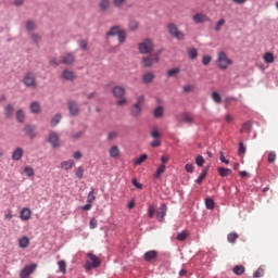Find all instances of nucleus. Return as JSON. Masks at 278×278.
<instances>
[{"label": "nucleus", "mask_w": 278, "mask_h": 278, "mask_svg": "<svg viewBox=\"0 0 278 278\" xmlns=\"http://www.w3.org/2000/svg\"><path fill=\"white\" fill-rule=\"evenodd\" d=\"M216 64L218 68L222 71H227L231 64H233V61L227 56V53L225 51H219L217 53Z\"/></svg>", "instance_id": "1"}, {"label": "nucleus", "mask_w": 278, "mask_h": 278, "mask_svg": "<svg viewBox=\"0 0 278 278\" xmlns=\"http://www.w3.org/2000/svg\"><path fill=\"white\" fill-rule=\"evenodd\" d=\"M22 81L26 88H38V83L36 81V73L34 72H26Z\"/></svg>", "instance_id": "2"}, {"label": "nucleus", "mask_w": 278, "mask_h": 278, "mask_svg": "<svg viewBox=\"0 0 278 278\" xmlns=\"http://www.w3.org/2000/svg\"><path fill=\"white\" fill-rule=\"evenodd\" d=\"M154 47L155 46L153 45V40L144 39L138 46L139 53H141L142 55H147V54L149 55V54L153 53Z\"/></svg>", "instance_id": "3"}, {"label": "nucleus", "mask_w": 278, "mask_h": 278, "mask_svg": "<svg viewBox=\"0 0 278 278\" xmlns=\"http://www.w3.org/2000/svg\"><path fill=\"white\" fill-rule=\"evenodd\" d=\"M87 256L89 260L85 263L86 270H92V268H99V266H101V258H99L97 255L89 253Z\"/></svg>", "instance_id": "4"}, {"label": "nucleus", "mask_w": 278, "mask_h": 278, "mask_svg": "<svg viewBox=\"0 0 278 278\" xmlns=\"http://www.w3.org/2000/svg\"><path fill=\"white\" fill-rule=\"evenodd\" d=\"M167 31L169 35H172L173 38H176V40H184V38H186V34L179 30V27H177V24L175 23L167 25Z\"/></svg>", "instance_id": "5"}, {"label": "nucleus", "mask_w": 278, "mask_h": 278, "mask_svg": "<svg viewBox=\"0 0 278 278\" xmlns=\"http://www.w3.org/2000/svg\"><path fill=\"white\" fill-rule=\"evenodd\" d=\"M160 62V53H150L149 56H143L141 59V63L146 68H151L154 64H157Z\"/></svg>", "instance_id": "6"}, {"label": "nucleus", "mask_w": 278, "mask_h": 278, "mask_svg": "<svg viewBox=\"0 0 278 278\" xmlns=\"http://www.w3.org/2000/svg\"><path fill=\"white\" fill-rule=\"evenodd\" d=\"M48 142L51 144L52 149H58V147H60V135L55 131H50Z\"/></svg>", "instance_id": "7"}, {"label": "nucleus", "mask_w": 278, "mask_h": 278, "mask_svg": "<svg viewBox=\"0 0 278 278\" xmlns=\"http://www.w3.org/2000/svg\"><path fill=\"white\" fill-rule=\"evenodd\" d=\"M67 110L71 116H78L80 112L79 104L74 100L67 101Z\"/></svg>", "instance_id": "8"}, {"label": "nucleus", "mask_w": 278, "mask_h": 278, "mask_svg": "<svg viewBox=\"0 0 278 278\" xmlns=\"http://www.w3.org/2000/svg\"><path fill=\"white\" fill-rule=\"evenodd\" d=\"M36 268H38L37 264L27 265L25 268L22 269V271L20 274V278H28L29 275H31V273H34V270H36Z\"/></svg>", "instance_id": "9"}, {"label": "nucleus", "mask_w": 278, "mask_h": 278, "mask_svg": "<svg viewBox=\"0 0 278 278\" xmlns=\"http://www.w3.org/2000/svg\"><path fill=\"white\" fill-rule=\"evenodd\" d=\"M61 77L64 79V81H75V79H77V75H75V72L71 70H64L61 73Z\"/></svg>", "instance_id": "10"}, {"label": "nucleus", "mask_w": 278, "mask_h": 278, "mask_svg": "<svg viewBox=\"0 0 278 278\" xmlns=\"http://www.w3.org/2000/svg\"><path fill=\"white\" fill-rule=\"evenodd\" d=\"M112 94L115 99H123V97L127 94V90H125L123 86H115L112 89Z\"/></svg>", "instance_id": "11"}, {"label": "nucleus", "mask_w": 278, "mask_h": 278, "mask_svg": "<svg viewBox=\"0 0 278 278\" xmlns=\"http://www.w3.org/2000/svg\"><path fill=\"white\" fill-rule=\"evenodd\" d=\"M192 21L199 25L201 23H210V17L205 13H195L192 16Z\"/></svg>", "instance_id": "12"}, {"label": "nucleus", "mask_w": 278, "mask_h": 278, "mask_svg": "<svg viewBox=\"0 0 278 278\" xmlns=\"http://www.w3.org/2000/svg\"><path fill=\"white\" fill-rule=\"evenodd\" d=\"M98 8L100 12H110L112 8V2L110 0H99Z\"/></svg>", "instance_id": "13"}, {"label": "nucleus", "mask_w": 278, "mask_h": 278, "mask_svg": "<svg viewBox=\"0 0 278 278\" xmlns=\"http://www.w3.org/2000/svg\"><path fill=\"white\" fill-rule=\"evenodd\" d=\"M62 63L66 64L67 66L75 64V54L71 52L66 53L62 56Z\"/></svg>", "instance_id": "14"}, {"label": "nucleus", "mask_w": 278, "mask_h": 278, "mask_svg": "<svg viewBox=\"0 0 278 278\" xmlns=\"http://www.w3.org/2000/svg\"><path fill=\"white\" fill-rule=\"evenodd\" d=\"M23 155H25V151L23 150V148H16L12 152V160L14 162H18V161L23 160Z\"/></svg>", "instance_id": "15"}, {"label": "nucleus", "mask_w": 278, "mask_h": 278, "mask_svg": "<svg viewBox=\"0 0 278 278\" xmlns=\"http://www.w3.org/2000/svg\"><path fill=\"white\" fill-rule=\"evenodd\" d=\"M144 262H153L154 260H157V251L151 250L144 253L143 255Z\"/></svg>", "instance_id": "16"}, {"label": "nucleus", "mask_w": 278, "mask_h": 278, "mask_svg": "<svg viewBox=\"0 0 278 278\" xmlns=\"http://www.w3.org/2000/svg\"><path fill=\"white\" fill-rule=\"evenodd\" d=\"M21 220H29L31 218V210L29 207H24L20 212Z\"/></svg>", "instance_id": "17"}, {"label": "nucleus", "mask_w": 278, "mask_h": 278, "mask_svg": "<svg viewBox=\"0 0 278 278\" xmlns=\"http://www.w3.org/2000/svg\"><path fill=\"white\" fill-rule=\"evenodd\" d=\"M166 204H161V206L159 207L157 212H156V217L160 220V223H162L166 216Z\"/></svg>", "instance_id": "18"}, {"label": "nucleus", "mask_w": 278, "mask_h": 278, "mask_svg": "<svg viewBox=\"0 0 278 278\" xmlns=\"http://www.w3.org/2000/svg\"><path fill=\"white\" fill-rule=\"evenodd\" d=\"M12 116H14V105L7 104L4 106V117L10 119V118H12Z\"/></svg>", "instance_id": "19"}, {"label": "nucleus", "mask_w": 278, "mask_h": 278, "mask_svg": "<svg viewBox=\"0 0 278 278\" xmlns=\"http://www.w3.org/2000/svg\"><path fill=\"white\" fill-rule=\"evenodd\" d=\"M29 237L27 236H23L18 239V247L20 249H27V247H29Z\"/></svg>", "instance_id": "20"}, {"label": "nucleus", "mask_w": 278, "mask_h": 278, "mask_svg": "<svg viewBox=\"0 0 278 278\" xmlns=\"http://www.w3.org/2000/svg\"><path fill=\"white\" fill-rule=\"evenodd\" d=\"M109 155L110 157H121V149L118 148V146H113L111 147V149L109 150Z\"/></svg>", "instance_id": "21"}, {"label": "nucleus", "mask_w": 278, "mask_h": 278, "mask_svg": "<svg viewBox=\"0 0 278 278\" xmlns=\"http://www.w3.org/2000/svg\"><path fill=\"white\" fill-rule=\"evenodd\" d=\"M154 79H155V74H153L152 72H147L142 76L143 84H151Z\"/></svg>", "instance_id": "22"}, {"label": "nucleus", "mask_w": 278, "mask_h": 278, "mask_svg": "<svg viewBox=\"0 0 278 278\" xmlns=\"http://www.w3.org/2000/svg\"><path fill=\"white\" fill-rule=\"evenodd\" d=\"M30 112L31 114H40L41 109H40V102L34 101L30 103Z\"/></svg>", "instance_id": "23"}, {"label": "nucleus", "mask_w": 278, "mask_h": 278, "mask_svg": "<svg viewBox=\"0 0 278 278\" xmlns=\"http://www.w3.org/2000/svg\"><path fill=\"white\" fill-rule=\"evenodd\" d=\"M165 170H166V165L161 164V165L157 167V169H156V172L154 173V175H153L154 179H160V178L162 177V175H164Z\"/></svg>", "instance_id": "24"}, {"label": "nucleus", "mask_w": 278, "mask_h": 278, "mask_svg": "<svg viewBox=\"0 0 278 278\" xmlns=\"http://www.w3.org/2000/svg\"><path fill=\"white\" fill-rule=\"evenodd\" d=\"M74 166L75 161L73 160L64 161L61 163V168H63V170H71V168H73Z\"/></svg>", "instance_id": "25"}, {"label": "nucleus", "mask_w": 278, "mask_h": 278, "mask_svg": "<svg viewBox=\"0 0 278 278\" xmlns=\"http://www.w3.org/2000/svg\"><path fill=\"white\" fill-rule=\"evenodd\" d=\"M15 118L17 123H25V111H23V109H18L15 113Z\"/></svg>", "instance_id": "26"}, {"label": "nucleus", "mask_w": 278, "mask_h": 278, "mask_svg": "<svg viewBox=\"0 0 278 278\" xmlns=\"http://www.w3.org/2000/svg\"><path fill=\"white\" fill-rule=\"evenodd\" d=\"M142 112V106L139 104H134L132 108L130 109V114L131 116H140Z\"/></svg>", "instance_id": "27"}, {"label": "nucleus", "mask_w": 278, "mask_h": 278, "mask_svg": "<svg viewBox=\"0 0 278 278\" xmlns=\"http://www.w3.org/2000/svg\"><path fill=\"white\" fill-rule=\"evenodd\" d=\"M263 60L266 62V64H273V62H275V55L273 52H266L263 56Z\"/></svg>", "instance_id": "28"}, {"label": "nucleus", "mask_w": 278, "mask_h": 278, "mask_svg": "<svg viewBox=\"0 0 278 278\" xmlns=\"http://www.w3.org/2000/svg\"><path fill=\"white\" fill-rule=\"evenodd\" d=\"M24 131L28 138H36V135L34 134V126L31 125H26L24 127Z\"/></svg>", "instance_id": "29"}, {"label": "nucleus", "mask_w": 278, "mask_h": 278, "mask_svg": "<svg viewBox=\"0 0 278 278\" xmlns=\"http://www.w3.org/2000/svg\"><path fill=\"white\" fill-rule=\"evenodd\" d=\"M149 160V155L147 154H141L138 159L135 160L134 164L135 166H140V164H144Z\"/></svg>", "instance_id": "30"}, {"label": "nucleus", "mask_w": 278, "mask_h": 278, "mask_svg": "<svg viewBox=\"0 0 278 278\" xmlns=\"http://www.w3.org/2000/svg\"><path fill=\"white\" fill-rule=\"evenodd\" d=\"M245 268H244V266L243 265H236L233 268H232V273L235 274V275H244V273H245Z\"/></svg>", "instance_id": "31"}, {"label": "nucleus", "mask_w": 278, "mask_h": 278, "mask_svg": "<svg viewBox=\"0 0 278 278\" xmlns=\"http://www.w3.org/2000/svg\"><path fill=\"white\" fill-rule=\"evenodd\" d=\"M60 121H62V114L58 113L55 114L50 122L51 127H56L58 124L60 123Z\"/></svg>", "instance_id": "32"}, {"label": "nucleus", "mask_w": 278, "mask_h": 278, "mask_svg": "<svg viewBox=\"0 0 278 278\" xmlns=\"http://www.w3.org/2000/svg\"><path fill=\"white\" fill-rule=\"evenodd\" d=\"M153 116L154 118H162V116H164V108L157 106L156 109H154Z\"/></svg>", "instance_id": "33"}, {"label": "nucleus", "mask_w": 278, "mask_h": 278, "mask_svg": "<svg viewBox=\"0 0 278 278\" xmlns=\"http://www.w3.org/2000/svg\"><path fill=\"white\" fill-rule=\"evenodd\" d=\"M121 34V27L119 26H113L106 34V36H118Z\"/></svg>", "instance_id": "34"}, {"label": "nucleus", "mask_w": 278, "mask_h": 278, "mask_svg": "<svg viewBox=\"0 0 278 278\" xmlns=\"http://www.w3.org/2000/svg\"><path fill=\"white\" fill-rule=\"evenodd\" d=\"M188 55L190 60H197L199 58V51L195 48H191L188 50Z\"/></svg>", "instance_id": "35"}, {"label": "nucleus", "mask_w": 278, "mask_h": 278, "mask_svg": "<svg viewBox=\"0 0 278 278\" xmlns=\"http://www.w3.org/2000/svg\"><path fill=\"white\" fill-rule=\"evenodd\" d=\"M187 239H188V231L186 230L179 232L176 237V240H178V242H185V240Z\"/></svg>", "instance_id": "36"}, {"label": "nucleus", "mask_w": 278, "mask_h": 278, "mask_svg": "<svg viewBox=\"0 0 278 278\" xmlns=\"http://www.w3.org/2000/svg\"><path fill=\"white\" fill-rule=\"evenodd\" d=\"M251 127H252L251 122L243 123L240 129L241 134H244V132L249 134V131H251Z\"/></svg>", "instance_id": "37"}, {"label": "nucleus", "mask_w": 278, "mask_h": 278, "mask_svg": "<svg viewBox=\"0 0 278 278\" xmlns=\"http://www.w3.org/2000/svg\"><path fill=\"white\" fill-rule=\"evenodd\" d=\"M182 123H186L187 125H192V123H194V119L192 118V116L188 115V113H184Z\"/></svg>", "instance_id": "38"}, {"label": "nucleus", "mask_w": 278, "mask_h": 278, "mask_svg": "<svg viewBox=\"0 0 278 278\" xmlns=\"http://www.w3.org/2000/svg\"><path fill=\"white\" fill-rule=\"evenodd\" d=\"M117 38H118V42H119L121 45H123V42H125V40H127V31L121 30V31L117 34Z\"/></svg>", "instance_id": "39"}, {"label": "nucleus", "mask_w": 278, "mask_h": 278, "mask_svg": "<svg viewBox=\"0 0 278 278\" xmlns=\"http://www.w3.org/2000/svg\"><path fill=\"white\" fill-rule=\"evenodd\" d=\"M218 173L220 177H228V175H231V169L225 168V167H219Z\"/></svg>", "instance_id": "40"}, {"label": "nucleus", "mask_w": 278, "mask_h": 278, "mask_svg": "<svg viewBox=\"0 0 278 278\" xmlns=\"http://www.w3.org/2000/svg\"><path fill=\"white\" fill-rule=\"evenodd\" d=\"M128 27L130 29V31H136L138 29V27H140V23H138V21H130L128 24Z\"/></svg>", "instance_id": "41"}, {"label": "nucleus", "mask_w": 278, "mask_h": 278, "mask_svg": "<svg viewBox=\"0 0 278 278\" xmlns=\"http://www.w3.org/2000/svg\"><path fill=\"white\" fill-rule=\"evenodd\" d=\"M97 201V195H94V189H91V191L88 193L87 197V203H94Z\"/></svg>", "instance_id": "42"}, {"label": "nucleus", "mask_w": 278, "mask_h": 278, "mask_svg": "<svg viewBox=\"0 0 278 278\" xmlns=\"http://www.w3.org/2000/svg\"><path fill=\"white\" fill-rule=\"evenodd\" d=\"M207 177V169H204L200 176L197 179V184H199V186H201L203 184V180Z\"/></svg>", "instance_id": "43"}, {"label": "nucleus", "mask_w": 278, "mask_h": 278, "mask_svg": "<svg viewBox=\"0 0 278 278\" xmlns=\"http://www.w3.org/2000/svg\"><path fill=\"white\" fill-rule=\"evenodd\" d=\"M227 240H228V242H230V244H235L236 240H238V233H236V232H230V233L227 236Z\"/></svg>", "instance_id": "44"}, {"label": "nucleus", "mask_w": 278, "mask_h": 278, "mask_svg": "<svg viewBox=\"0 0 278 278\" xmlns=\"http://www.w3.org/2000/svg\"><path fill=\"white\" fill-rule=\"evenodd\" d=\"M205 205H206V210H214L215 207L214 200L212 198H207L205 200Z\"/></svg>", "instance_id": "45"}, {"label": "nucleus", "mask_w": 278, "mask_h": 278, "mask_svg": "<svg viewBox=\"0 0 278 278\" xmlns=\"http://www.w3.org/2000/svg\"><path fill=\"white\" fill-rule=\"evenodd\" d=\"M125 3H127V0H113L114 8H117L118 10H121Z\"/></svg>", "instance_id": "46"}, {"label": "nucleus", "mask_w": 278, "mask_h": 278, "mask_svg": "<svg viewBox=\"0 0 278 278\" xmlns=\"http://www.w3.org/2000/svg\"><path fill=\"white\" fill-rule=\"evenodd\" d=\"M151 138H154L157 140V138L162 137V132L157 128H153L152 131L150 132Z\"/></svg>", "instance_id": "47"}, {"label": "nucleus", "mask_w": 278, "mask_h": 278, "mask_svg": "<svg viewBox=\"0 0 278 278\" xmlns=\"http://www.w3.org/2000/svg\"><path fill=\"white\" fill-rule=\"evenodd\" d=\"M211 97L215 103H220L223 101L220 93H218L216 91H214Z\"/></svg>", "instance_id": "48"}, {"label": "nucleus", "mask_w": 278, "mask_h": 278, "mask_svg": "<svg viewBox=\"0 0 278 278\" xmlns=\"http://www.w3.org/2000/svg\"><path fill=\"white\" fill-rule=\"evenodd\" d=\"M49 64L50 66L58 67L60 64H62V61L58 60V58H50Z\"/></svg>", "instance_id": "49"}, {"label": "nucleus", "mask_w": 278, "mask_h": 278, "mask_svg": "<svg viewBox=\"0 0 278 278\" xmlns=\"http://www.w3.org/2000/svg\"><path fill=\"white\" fill-rule=\"evenodd\" d=\"M58 264H59V270H61L63 275H66V261H60Z\"/></svg>", "instance_id": "50"}, {"label": "nucleus", "mask_w": 278, "mask_h": 278, "mask_svg": "<svg viewBox=\"0 0 278 278\" xmlns=\"http://www.w3.org/2000/svg\"><path fill=\"white\" fill-rule=\"evenodd\" d=\"M211 62H212V55L205 54V55L202 58V64H203L204 66L210 65Z\"/></svg>", "instance_id": "51"}, {"label": "nucleus", "mask_w": 278, "mask_h": 278, "mask_svg": "<svg viewBox=\"0 0 278 278\" xmlns=\"http://www.w3.org/2000/svg\"><path fill=\"white\" fill-rule=\"evenodd\" d=\"M226 21L225 18H220L215 26V31H220L223 29V26L225 25Z\"/></svg>", "instance_id": "52"}, {"label": "nucleus", "mask_w": 278, "mask_h": 278, "mask_svg": "<svg viewBox=\"0 0 278 278\" xmlns=\"http://www.w3.org/2000/svg\"><path fill=\"white\" fill-rule=\"evenodd\" d=\"M24 173L27 177H34L35 175V172H34V168L29 167V166H26L24 168Z\"/></svg>", "instance_id": "53"}, {"label": "nucleus", "mask_w": 278, "mask_h": 278, "mask_svg": "<svg viewBox=\"0 0 278 278\" xmlns=\"http://www.w3.org/2000/svg\"><path fill=\"white\" fill-rule=\"evenodd\" d=\"M26 29L28 31H34V29H36V23L34 21H28L26 23Z\"/></svg>", "instance_id": "54"}, {"label": "nucleus", "mask_w": 278, "mask_h": 278, "mask_svg": "<svg viewBox=\"0 0 278 278\" xmlns=\"http://www.w3.org/2000/svg\"><path fill=\"white\" fill-rule=\"evenodd\" d=\"M180 70L179 67L172 68L167 72V77H175V75L179 74Z\"/></svg>", "instance_id": "55"}, {"label": "nucleus", "mask_w": 278, "mask_h": 278, "mask_svg": "<svg viewBox=\"0 0 278 278\" xmlns=\"http://www.w3.org/2000/svg\"><path fill=\"white\" fill-rule=\"evenodd\" d=\"M14 218V214L12 213V210H7L4 212V220H12Z\"/></svg>", "instance_id": "56"}, {"label": "nucleus", "mask_w": 278, "mask_h": 278, "mask_svg": "<svg viewBox=\"0 0 278 278\" xmlns=\"http://www.w3.org/2000/svg\"><path fill=\"white\" fill-rule=\"evenodd\" d=\"M76 177H77V179H84V167L79 166L76 169Z\"/></svg>", "instance_id": "57"}, {"label": "nucleus", "mask_w": 278, "mask_h": 278, "mask_svg": "<svg viewBox=\"0 0 278 278\" xmlns=\"http://www.w3.org/2000/svg\"><path fill=\"white\" fill-rule=\"evenodd\" d=\"M195 164H197V166H203V164H205V159H203V156H201V155H198L197 157H195Z\"/></svg>", "instance_id": "58"}, {"label": "nucleus", "mask_w": 278, "mask_h": 278, "mask_svg": "<svg viewBox=\"0 0 278 278\" xmlns=\"http://www.w3.org/2000/svg\"><path fill=\"white\" fill-rule=\"evenodd\" d=\"M276 160H277V154L275 152H269L267 162H269V164H273V162H275Z\"/></svg>", "instance_id": "59"}, {"label": "nucleus", "mask_w": 278, "mask_h": 278, "mask_svg": "<svg viewBox=\"0 0 278 278\" xmlns=\"http://www.w3.org/2000/svg\"><path fill=\"white\" fill-rule=\"evenodd\" d=\"M244 153H247V147H244L243 142L239 143V151H238V155H244Z\"/></svg>", "instance_id": "60"}, {"label": "nucleus", "mask_w": 278, "mask_h": 278, "mask_svg": "<svg viewBox=\"0 0 278 278\" xmlns=\"http://www.w3.org/2000/svg\"><path fill=\"white\" fill-rule=\"evenodd\" d=\"M254 278H260V277H264V268L260 267L254 274H253Z\"/></svg>", "instance_id": "61"}, {"label": "nucleus", "mask_w": 278, "mask_h": 278, "mask_svg": "<svg viewBox=\"0 0 278 278\" xmlns=\"http://www.w3.org/2000/svg\"><path fill=\"white\" fill-rule=\"evenodd\" d=\"M153 216H155V206L150 205L148 208V217L153 218Z\"/></svg>", "instance_id": "62"}, {"label": "nucleus", "mask_w": 278, "mask_h": 278, "mask_svg": "<svg viewBox=\"0 0 278 278\" xmlns=\"http://www.w3.org/2000/svg\"><path fill=\"white\" fill-rule=\"evenodd\" d=\"M80 49L83 51H86V49H88V41L86 39H81L79 42H78Z\"/></svg>", "instance_id": "63"}, {"label": "nucleus", "mask_w": 278, "mask_h": 278, "mask_svg": "<svg viewBox=\"0 0 278 278\" xmlns=\"http://www.w3.org/2000/svg\"><path fill=\"white\" fill-rule=\"evenodd\" d=\"M97 225H98L97 218L92 217L89 223L90 229H97Z\"/></svg>", "instance_id": "64"}]
</instances>
